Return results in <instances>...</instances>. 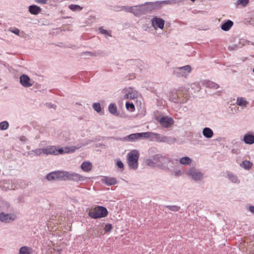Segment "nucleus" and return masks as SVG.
<instances>
[{
  "instance_id": "7ed1b4c3",
  "label": "nucleus",
  "mask_w": 254,
  "mask_h": 254,
  "mask_svg": "<svg viewBox=\"0 0 254 254\" xmlns=\"http://www.w3.org/2000/svg\"><path fill=\"white\" fill-rule=\"evenodd\" d=\"M87 179L86 177L73 172L64 171V181H72L74 182L84 181Z\"/></svg>"
},
{
  "instance_id": "8fccbe9b",
  "label": "nucleus",
  "mask_w": 254,
  "mask_h": 254,
  "mask_svg": "<svg viewBox=\"0 0 254 254\" xmlns=\"http://www.w3.org/2000/svg\"><path fill=\"white\" fill-rule=\"evenodd\" d=\"M47 106L49 108H53L54 109H56V106L54 104H52L51 103L47 104Z\"/></svg>"
},
{
  "instance_id": "4468645a",
  "label": "nucleus",
  "mask_w": 254,
  "mask_h": 254,
  "mask_svg": "<svg viewBox=\"0 0 254 254\" xmlns=\"http://www.w3.org/2000/svg\"><path fill=\"white\" fill-rule=\"evenodd\" d=\"M41 10V8L36 5H31L29 6V11L32 14L37 15Z\"/></svg>"
},
{
  "instance_id": "c85d7f7f",
  "label": "nucleus",
  "mask_w": 254,
  "mask_h": 254,
  "mask_svg": "<svg viewBox=\"0 0 254 254\" xmlns=\"http://www.w3.org/2000/svg\"><path fill=\"white\" fill-rule=\"evenodd\" d=\"M99 31L101 34L104 35L106 38L111 36L110 31L104 29L103 27H100Z\"/></svg>"
},
{
  "instance_id": "58836bf2",
  "label": "nucleus",
  "mask_w": 254,
  "mask_h": 254,
  "mask_svg": "<svg viewBox=\"0 0 254 254\" xmlns=\"http://www.w3.org/2000/svg\"><path fill=\"white\" fill-rule=\"evenodd\" d=\"M166 207L167 208H168L170 210L173 211H178L180 209V207L175 206V205H174V206L168 205Z\"/></svg>"
},
{
  "instance_id": "412c9836",
  "label": "nucleus",
  "mask_w": 254,
  "mask_h": 254,
  "mask_svg": "<svg viewBox=\"0 0 254 254\" xmlns=\"http://www.w3.org/2000/svg\"><path fill=\"white\" fill-rule=\"evenodd\" d=\"M244 141L247 144H252L254 143V135L246 134L244 137Z\"/></svg>"
},
{
  "instance_id": "e433bc0d",
  "label": "nucleus",
  "mask_w": 254,
  "mask_h": 254,
  "mask_svg": "<svg viewBox=\"0 0 254 254\" xmlns=\"http://www.w3.org/2000/svg\"><path fill=\"white\" fill-rule=\"evenodd\" d=\"M228 177L230 181L233 183H236L238 182L237 177L232 174H229Z\"/></svg>"
},
{
  "instance_id": "5701e85b",
  "label": "nucleus",
  "mask_w": 254,
  "mask_h": 254,
  "mask_svg": "<svg viewBox=\"0 0 254 254\" xmlns=\"http://www.w3.org/2000/svg\"><path fill=\"white\" fill-rule=\"evenodd\" d=\"M179 0H167L159 1V2H157V4H159L161 7L163 4H174L179 3Z\"/></svg>"
},
{
  "instance_id": "473e14b6",
  "label": "nucleus",
  "mask_w": 254,
  "mask_h": 254,
  "mask_svg": "<svg viewBox=\"0 0 254 254\" xmlns=\"http://www.w3.org/2000/svg\"><path fill=\"white\" fill-rule=\"evenodd\" d=\"M9 127V124L7 121H3L0 123V129L4 130Z\"/></svg>"
},
{
  "instance_id": "c9c22d12",
  "label": "nucleus",
  "mask_w": 254,
  "mask_h": 254,
  "mask_svg": "<svg viewBox=\"0 0 254 254\" xmlns=\"http://www.w3.org/2000/svg\"><path fill=\"white\" fill-rule=\"evenodd\" d=\"M137 96V93H128L126 95V98L128 99H134L136 98Z\"/></svg>"
},
{
  "instance_id": "6e6d98bb",
  "label": "nucleus",
  "mask_w": 254,
  "mask_h": 254,
  "mask_svg": "<svg viewBox=\"0 0 254 254\" xmlns=\"http://www.w3.org/2000/svg\"><path fill=\"white\" fill-rule=\"evenodd\" d=\"M116 184H117L116 179L112 178V185H115Z\"/></svg>"
},
{
  "instance_id": "bf43d9fd",
  "label": "nucleus",
  "mask_w": 254,
  "mask_h": 254,
  "mask_svg": "<svg viewBox=\"0 0 254 254\" xmlns=\"http://www.w3.org/2000/svg\"><path fill=\"white\" fill-rule=\"evenodd\" d=\"M211 84H213V86H212L213 87L217 88L218 86H217V84H215L213 83H212Z\"/></svg>"
},
{
  "instance_id": "7c9ffc66",
  "label": "nucleus",
  "mask_w": 254,
  "mask_h": 254,
  "mask_svg": "<svg viewBox=\"0 0 254 254\" xmlns=\"http://www.w3.org/2000/svg\"><path fill=\"white\" fill-rule=\"evenodd\" d=\"M252 163L247 160H245L243 162V163L241 164V166L246 169H249L252 166Z\"/></svg>"
},
{
  "instance_id": "f3484780",
  "label": "nucleus",
  "mask_w": 254,
  "mask_h": 254,
  "mask_svg": "<svg viewBox=\"0 0 254 254\" xmlns=\"http://www.w3.org/2000/svg\"><path fill=\"white\" fill-rule=\"evenodd\" d=\"M92 165L89 162L84 161L82 163V164L81 165V169L83 171L86 172H88L90 171H91L92 169Z\"/></svg>"
},
{
  "instance_id": "ddd939ff",
  "label": "nucleus",
  "mask_w": 254,
  "mask_h": 254,
  "mask_svg": "<svg viewBox=\"0 0 254 254\" xmlns=\"http://www.w3.org/2000/svg\"><path fill=\"white\" fill-rule=\"evenodd\" d=\"M13 220L10 214H5L4 212L0 213V220L3 222L9 223L11 220Z\"/></svg>"
},
{
  "instance_id": "13d9d810",
  "label": "nucleus",
  "mask_w": 254,
  "mask_h": 254,
  "mask_svg": "<svg viewBox=\"0 0 254 254\" xmlns=\"http://www.w3.org/2000/svg\"><path fill=\"white\" fill-rule=\"evenodd\" d=\"M133 13H134L135 15H139L141 13V12L140 11H137L136 12H135L133 11Z\"/></svg>"
},
{
  "instance_id": "cd10ccee",
  "label": "nucleus",
  "mask_w": 254,
  "mask_h": 254,
  "mask_svg": "<svg viewBox=\"0 0 254 254\" xmlns=\"http://www.w3.org/2000/svg\"><path fill=\"white\" fill-rule=\"evenodd\" d=\"M69 8L73 11H80L83 7L77 4H70L68 6Z\"/></svg>"
},
{
  "instance_id": "603ef678",
  "label": "nucleus",
  "mask_w": 254,
  "mask_h": 254,
  "mask_svg": "<svg viewBox=\"0 0 254 254\" xmlns=\"http://www.w3.org/2000/svg\"><path fill=\"white\" fill-rule=\"evenodd\" d=\"M249 210L254 214V206H251L249 207Z\"/></svg>"
},
{
  "instance_id": "6e6552de",
  "label": "nucleus",
  "mask_w": 254,
  "mask_h": 254,
  "mask_svg": "<svg viewBox=\"0 0 254 254\" xmlns=\"http://www.w3.org/2000/svg\"><path fill=\"white\" fill-rule=\"evenodd\" d=\"M80 148V146H66L64 149L60 148L57 149L56 148V155H58L59 154H62L63 153H73L76 150Z\"/></svg>"
},
{
  "instance_id": "f8f14e48",
  "label": "nucleus",
  "mask_w": 254,
  "mask_h": 254,
  "mask_svg": "<svg viewBox=\"0 0 254 254\" xmlns=\"http://www.w3.org/2000/svg\"><path fill=\"white\" fill-rule=\"evenodd\" d=\"M56 147L55 146H49L43 148V153L46 155H56Z\"/></svg>"
},
{
  "instance_id": "a18cd8bd",
  "label": "nucleus",
  "mask_w": 254,
  "mask_h": 254,
  "mask_svg": "<svg viewBox=\"0 0 254 254\" xmlns=\"http://www.w3.org/2000/svg\"><path fill=\"white\" fill-rule=\"evenodd\" d=\"M117 166L120 169H123L124 167V164L121 160H118L117 161Z\"/></svg>"
},
{
  "instance_id": "37998d69",
  "label": "nucleus",
  "mask_w": 254,
  "mask_h": 254,
  "mask_svg": "<svg viewBox=\"0 0 254 254\" xmlns=\"http://www.w3.org/2000/svg\"><path fill=\"white\" fill-rule=\"evenodd\" d=\"M249 0H238V3L245 6L249 2Z\"/></svg>"
},
{
  "instance_id": "2eb2a0df",
  "label": "nucleus",
  "mask_w": 254,
  "mask_h": 254,
  "mask_svg": "<svg viewBox=\"0 0 254 254\" xmlns=\"http://www.w3.org/2000/svg\"><path fill=\"white\" fill-rule=\"evenodd\" d=\"M15 188L14 185L12 184V181L10 180L5 181L3 183L2 189L5 190H13Z\"/></svg>"
},
{
  "instance_id": "0eeeda50",
  "label": "nucleus",
  "mask_w": 254,
  "mask_h": 254,
  "mask_svg": "<svg viewBox=\"0 0 254 254\" xmlns=\"http://www.w3.org/2000/svg\"><path fill=\"white\" fill-rule=\"evenodd\" d=\"M159 122L160 125L165 128L171 127L174 123L173 119L168 116L161 117Z\"/></svg>"
},
{
  "instance_id": "a19ab883",
  "label": "nucleus",
  "mask_w": 254,
  "mask_h": 254,
  "mask_svg": "<svg viewBox=\"0 0 254 254\" xmlns=\"http://www.w3.org/2000/svg\"><path fill=\"white\" fill-rule=\"evenodd\" d=\"M181 70H184L188 72V73H190L191 71V67L190 65H186L179 68Z\"/></svg>"
},
{
  "instance_id": "680f3d73",
  "label": "nucleus",
  "mask_w": 254,
  "mask_h": 254,
  "mask_svg": "<svg viewBox=\"0 0 254 254\" xmlns=\"http://www.w3.org/2000/svg\"><path fill=\"white\" fill-rule=\"evenodd\" d=\"M253 72H254V69H253Z\"/></svg>"
},
{
  "instance_id": "1a4fd4ad",
  "label": "nucleus",
  "mask_w": 254,
  "mask_h": 254,
  "mask_svg": "<svg viewBox=\"0 0 254 254\" xmlns=\"http://www.w3.org/2000/svg\"><path fill=\"white\" fill-rule=\"evenodd\" d=\"M19 81L20 83L26 88L31 87L33 85L31 79L26 74H22L19 77Z\"/></svg>"
},
{
  "instance_id": "f03ea898",
  "label": "nucleus",
  "mask_w": 254,
  "mask_h": 254,
  "mask_svg": "<svg viewBox=\"0 0 254 254\" xmlns=\"http://www.w3.org/2000/svg\"><path fill=\"white\" fill-rule=\"evenodd\" d=\"M139 152L137 150H133L127 155V162L130 169L135 170L138 167V160Z\"/></svg>"
},
{
  "instance_id": "20e7f679",
  "label": "nucleus",
  "mask_w": 254,
  "mask_h": 254,
  "mask_svg": "<svg viewBox=\"0 0 254 254\" xmlns=\"http://www.w3.org/2000/svg\"><path fill=\"white\" fill-rule=\"evenodd\" d=\"M64 171H56L49 173L46 176V179L49 181L62 180L64 181Z\"/></svg>"
},
{
  "instance_id": "72a5a7b5",
  "label": "nucleus",
  "mask_w": 254,
  "mask_h": 254,
  "mask_svg": "<svg viewBox=\"0 0 254 254\" xmlns=\"http://www.w3.org/2000/svg\"><path fill=\"white\" fill-rule=\"evenodd\" d=\"M237 104L239 106H246L247 104V101L241 97H239L237 101Z\"/></svg>"
},
{
  "instance_id": "393cba45",
  "label": "nucleus",
  "mask_w": 254,
  "mask_h": 254,
  "mask_svg": "<svg viewBox=\"0 0 254 254\" xmlns=\"http://www.w3.org/2000/svg\"><path fill=\"white\" fill-rule=\"evenodd\" d=\"M146 165L151 167H156V165H161V164L158 162H156L153 157L151 159H148L145 161Z\"/></svg>"
},
{
  "instance_id": "3c124183",
  "label": "nucleus",
  "mask_w": 254,
  "mask_h": 254,
  "mask_svg": "<svg viewBox=\"0 0 254 254\" xmlns=\"http://www.w3.org/2000/svg\"><path fill=\"white\" fill-rule=\"evenodd\" d=\"M27 154L28 155H34V150H32L31 151H30L29 152H27Z\"/></svg>"
},
{
  "instance_id": "aec40b11",
  "label": "nucleus",
  "mask_w": 254,
  "mask_h": 254,
  "mask_svg": "<svg viewBox=\"0 0 254 254\" xmlns=\"http://www.w3.org/2000/svg\"><path fill=\"white\" fill-rule=\"evenodd\" d=\"M233 22L230 20L222 24L221 26V29L224 31H228L233 26Z\"/></svg>"
},
{
  "instance_id": "f257e3e1",
  "label": "nucleus",
  "mask_w": 254,
  "mask_h": 254,
  "mask_svg": "<svg viewBox=\"0 0 254 254\" xmlns=\"http://www.w3.org/2000/svg\"><path fill=\"white\" fill-rule=\"evenodd\" d=\"M108 211L106 208L102 206H97L89 211L88 215L92 218L98 219L105 217Z\"/></svg>"
},
{
  "instance_id": "49530a36",
  "label": "nucleus",
  "mask_w": 254,
  "mask_h": 254,
  "mask_svg": "<svg viewBox=\"0 0 254 254\" xmlns=\"http://www.w3.org/2000/svg\"><path fill=\"white\" fill-rule=\"evenodd\" d=\"M104 229L106 232H109L111 230V224H107L105 226Z\"/></svg>"
},
{
  "instance_id": "4c0bfd02",
  "label": "nucleus",
  "mask_w": 254,
  "mask_h": 254,
  "mask_svg": "<svg viewBox=\"0 0 254 254\" xmlns=\"http://www.w3.org/2000/svg\"><path fill=\"white\" fill-rule=\"evenodd\" d=\"M92 142H93V140H90V139L87 140H85L84 142L78 144L76 146H80V148L81 147H82L83 146H85L87 144L91 143Z\"/></svg>"
},
{
  "instance_id": "9d476101",
  "label": "nucleus",
  "mask_w": 254,
  "mask_h": 254,
  "mask_svg": "<svg viewBox=\"0 0 254 254\" xmlns=\"http://www.w3.org/2000/svg\"><path fill=\"white\" fill-rule=\"evenodd\" d=\"M151 22L152 26L155 28L156 27L160 29H163L164 28L165 21L163 19L160 18L155 17L152 18Z\"/></svg>"
},
{
  "instance_id": "b1692460",
  "label": "nucleus",
  "mask_w": 254,
  "mask_h": 254,
  "mask_svg": "<svg viewBox=\"0 0 254 254\" xmlns=\"http://www.w3.org/2000/svg\"><path fill=\"white\" fill-rule=\"evenodd\" d=\"M203 135L207 138H211L213 135V132L210 128L205 127L203 129Z\"/></svg>"
},
{
  "instance_id": "052dcab7",
  "label": "nucleus",
  "mask_w": 254,
  "mask_h": 254,
  "mask_svg": "<svg viewBox=\"0 0 254 254\" xmlns=\"http://www.w3.org/2000/svg\"><path fill=\"white\" fill-rule=\"evenodd\" d=\"M186 75H184L183 74H182V76H186Z\"/></svg>"
},
{
  "instance_id": "09e8293b",
  "label": "nucleus",
  "mask_w": 254,
  "mask_h": 254,
  "mask_svg": "<svg viewBox=\"0 0 254 254\" xmlns=\"http://www.w3.org/2000/svg\"><path fill=\"white\" fill-rule=\"evenodd\" d=\"M48 0H35V1L40 4H46Z\"/></svg>"
},
{
  "instance_id": "de8ad7c7",
  "label": "nucleus",
  "mask_w": 254,
  "mask_h": 254,
  "mask_svg": "<svg viewBox=\"0 0 254 254\" xmlns=\"http://www.w3.org/2000/svg\"><path fill=\"white\" fill-rule=\"evenodd\" d=\"M20 140L23 142H26L28 141V138L25 136H21L19 138Z\"/></svg>"
},
{
  "instance_id": "f704fd0d",
  "label": "nucleus",
  "mask_w": 254,
  "mask_h": 254,
  "mask_svg": "<svg viewBox=\"0 0 254 254\" xmlns=\"http://www.w3.org/2000/svg\"><path fill=\"white\" fill-rule=\"evenodd\" d=\"M92 108L93 109L98 113H99L101 111V107L100 104L99 103H94L92 105Z\"/></svg>"
},
{
  "instance_id": "6ab92c4d",
  "label": "nucleus",
  "mask_w": 254,
  "mask_h": 254,
  "mask_svg": "<svg viewBox=\"0 0 254 254\" xmlns=\"http://www.w3.org/2000/svg\"><path fill=\"white\" fill-rule=\"evenodd\" d=\"M159 2V1L155 2H147L146 4L147 5V9L149 10H154L158 8H160V4H157V3Z\"/></svg>"
},
{
  "instance_id": "4d7b16f0",
  "label": "nucleus",
  "mask_w": 254,
  "mask_h": 254,
  "mask_svg": "<svg viewBox=\"0 0 254 254\" xmlns=\"http://www.w3.org/2000/svg\"><path fill=\"white\" fill-rule=\"evenodd\" d=\"M111 103L108 106V111L110 113H111Z\"/></svg>"
},
{
  "instance_id": "9b49d317",
  "label": "nucleus",
  "mask_w": 254,
  "mask_h": 254,
  "mask_svg": "<svg viewBox=\"0 0 254 254\" xmlns=\"http://www.w3.org/2000/svg\"><path fill=\"white\" fill-rule=\"evenodd\" d=\"M151 138L152 140L157 142H166L168 140V138L166 136L154 132H152Z\"/></svg>"
},
{
  "instance_id": "bb28decb",
  "label": "nucleus",
  "mask_w": 254,
  "mask_h": 254,
  "mask_svg": "<svg viewBox=\"0 0 254 254\" xmlns=\"http://www.w3.org/2000/svg\"><path fill=\"white\" fill-rule=\"evenodd\" d=\"M180 162L183 165H189L191 163V159L189 157H184L180 159Z\"/></svg>"
},
{
  "instance_id": "39448f33",
  "label": "nucleus",
  "mask_w": 254,
  "mask_h": 254,
  "mask_svg": "<svg viewBox=\"0 0 254 254\" xmlns=\"http://www.w3.org/2000/svg\"><path fill=\"white\" fill-rule=\"evenodd\" d=\"M153 159L156 162H158L161 164V165H156V166L161 167L162 168H165L170 161L169 158L165 156H163L161 155H155L153 156Z\"/></svg>"
},
{
  "instance_id": "dca6fc26",
  "label": "nucleus",
  "mask_w": 254,
  "mask_h": 254,
  "mask_svg": "<svg viewBox=\"0 0 254 254\" xmlns=\"http://www.w3.org/2000/svg\"><path fill=\"white\" fill-rule=\"evenodd\" d=\"M103 54V52L100 51H93V52H85L81 53L82 56H99Z\"/></svg>"
},
{
  "instance_id": "a878e982",
  "label": "nucleus",
  "mask_w": 254,
  "mask_h": 254,
  "mask_svg": "<svg viewBox=\"0 0 254 254\" xmlns=\"http://www.w3.org/2000/svg\"><path fill=\"white\" fill-rule=\"evenodd\" d=\"M127 138L128 140L131 141L140 139L138 133L129 134L127 136Z\"/></svg>"
},
{
  "instance_id": "a211bd4d",
  "label": "nucleus",
  "mask_w": 254,
  "mask_h": 254,
  "mask_svg": "<svg viewBox=\"0 0 254 254\" xmlns=\"http://www.w3.org/2000/svg\"><path fill=\"white\" fill-rule=\"evenodd\" d=\"M32 249L27 246H23L19 250L18 254H32Z\"/></svg>"
},
{
  "instance_id": "79ce46f5",
  "label": "nucleus",
  "mask_w": 254,
  "mask_h": 254,
  "mask_svg": "<svg viewBox=\"0 0 254 254\" xmlns=\"http://www.w3.org/2000/svg\"><path fill=\"white\" fill-rule=\"evenodd\" d=\"M102 182L108 186H111V179L106 178L102 179Z\"/></svg>"
},
{
  "instance_id": "c756f323",
  "label": "nucleus",
  "mask_w": 254,
  "mask_h": 254,
  "mask_svg": "<svg viewBox=\"0 0 254 254\" xmlns=\"http://www.w3.org/2000/svg\"><path fill=\"white\" fill-rule=\"evenodd\" d=\"M140 138H148L152 136V132L138 133Z\"/></svg>"
},
{
  "instance_id": "2f4dec72",
  "label": "nucleus",
  "mask_w": 254,
  "mask_h": 254,
  "mask_svg": "<svg viewBox=\"0 0 254 254\" xmlns=\"http://www.w3.org/2000/svg\"><path fill=\"white\" fill-rule=\"evenodd\" d=\"M126 107L127 110L130 112H134L135 110V106L132 103L127 102L126 103Z\"/></svg>"
},
{
  "instance_id": "864d4df0",
  "label": "nucleus",
  "mask_w": 254,
  "mask_h": 254,
  "mask_svg": "<svg viewBox=\"0 0 254 254\" xmlns=\"http://www.w3.org/2000/svg\"><path fill=\"white\" fill-rule=\"evenodd\" d=\"M181 174V171H177V172H174V175L175 176H179Z\"/></svg>"
},
{
  "instance_id": "ea45409f",
  "label": "nucleus",
  "mask_w": 254,
  "mask_h": 254,
  "mask_svg": "<svg viewBox=\"0 0 254 254\" xmlns=\"http://www.w3.org/2000/svg\"><path fill=\"white\" fill-rule=\"evenodd\" d=\"M34 155L40 156L43 153V148L42 149L37 148V149L34 150Z\"/></svg>"
},
{
  "instance_id": "5fc2aeb1",
  "label": "nucleus",
  "mask_w": 254,
  "mask_h": 254,
  "mask_svg": "<svg viewBox=\"0 0 254 254\" xmlns=\"http://www.w3.org/2000/svg\"><path fill=\"white\" fill-rule=\"evenodd\" d=\"M129 9L128 10V11L132 12L133 10H136L137 9V6H135L134 7H130Z\"/></svg>"
},
{
  "instance_id": "c03bdc74",
  "label": "nucleus",
  "mask_w": 254,
  "mask_h": 254,
  "mask_svg": "<svg viewBox=\"0 0 254 254\" xmlns=\"http://www.w3.org/2000/svg\"><path fill=\"white\" fill-rule=\"evenodd\" d=\"M9 31L17 35L19 34L20 31L18 28H15L14 29H9Z\"/></svg>"
},
{
  "instance_id": "4be33fe9",
  "label": "nucleus",
  "mask_w": 254,
  "mask_h": 254,
  "mask_svg": "<svg viewBox=\"0 0 254 254\" xmlns=\"http://www.w3.org/2000/svg\"><path fill=\"white\" fill-rule=\"evenodd\" d=\"M112 114L119 117H123L125 115L122 111H118L117 108L112 104Z\"/></svg>"
},
{
  "instance_id": "423d86ee",
  "label": "nucleus",
  "mask_w": 254,
  "mask_h": 254,
  "mask_svg": "<svg viewBox=\"0 0 254 254\" xmlns=\"http://www.w3.org/2000/svg\"><path fill=\"white\" fill-rule=\"evenodd\" d=\"M187 175L195 181L200 180L203 177V174L194 168H191L187 173Z\"/></svg>"
}]
</instances>
